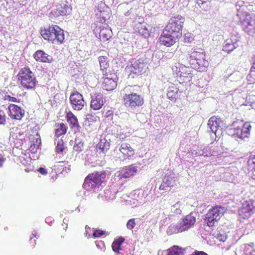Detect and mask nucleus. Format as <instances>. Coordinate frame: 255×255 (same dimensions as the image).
Wrapping results in <instances>:
<instances>
[{"label":"nucleus","instance_id":"09e8293b","mask_svg":"<svg viewBox=\"0 0 255 255\" xmlns=\"http://www.w3.org/2000/svg\"><path fill=\"white\" fill-rule=\"evenodd\" d=\"M5 100L9 101L15 102V103H19L20 102V100L17 99L15 97H11L9 95L5 96Z\"/></svg>","mask_w":255,"mask_h":255},{"label":"nucleus","instance_id":"b1692460","mask_svg":"<svg viewBox=\"0 0 255 255\" xmlns=\"http://www.w3.org/2000/svg\"><path fill=\"white\" fill-rule=\"evenodd\" d=\"M104 105L103 95L101 94L93 96L90 103V107L94 110H99Z\"/></svg>","mask_w":255,"mask_h":255},{"label":"nucleus","instance_id":"9d476101","mask_svg":"<svg viewBox=\"0 0 255 255\" xmlns=\"http://www.w3.org/2000/svg\"><path fill=\"white\" fill-rule=\"evenodd\" d=\"M255 213V202L253 199L244 201L238 210L239 217L241 220H246Z\"/></svg>","mask_w":255,"mask_h":255},{"label":"nucleus","instance_id":"6e6d98bb","mask_svg":"<svg viewBox=\"0 0 255 255\" xmlns=\"http://www.w3.org/2000/svg\"><path fill=\"white\" fill-rule=\"evenodd\" d=\"M131 8L130 10H128L125 13L124 15L126 16H129L131 13Z\"/></svg>","mask_w":255,"mask_h":255},{"label":"nucleus","instance_id":"c756f323","mask_svg":"<svg viewBox=\"0 0 255 255\" xmlns=\"http://www.w3.org/2000/svg\"><path fill=\"white\" fill-rule=\"evenodd\" d=\"M252 66L251 67L250 73L247 76V80L250 83H255V56L252 58Z\"/></svg>","mask_w":255,"mask_h":255},{"label":"nucleus","instance_id":"bf43d9fd","mask_svg":"<svg viewBox=\"0 0 255 255\" xmlns=\"http://www.w3.org/2000/svg\"><path fill=\"white\" fill-rule=\"evenodd\" d=\"M25 170L26 172H28V170L27 169H25Z\"/></svg>","mask_w":255,"mask_h":255},{"label":"nucleus","instance_id":"0eeeda50","mask_svg":"<svg viewBox=\"0 0 255 255\" xmlns=\"http://www.w3.org/2000/svg\"><path fill=\"white\" fill-rule=\"evenodd\" d=\"M226 212V208L221 206H215L208 210L206 215L205 222L207 225L213 227Z\"/></svg>","mask_w":255,"mask_h":255},{"label":"nucleus","instance_id":"6e6552de","mask_svg":"<svg viewBox=\"0 0 255 255\" xmlns=\"http://www.w3.org/2000/svg\"><path fill=\"white\" fill-rule=\"evenodd\" d=\"M146 64L143 60L139 59L133 60L125 68L126 72L129 76L133 78L141 75L145 71Z\"/></svg>","mask_w":255,"mask_h":255},{"label":"nucleus","instance_id":"dca6fc26","mask_svg":"<svg viewBox=\"0 0 255 255\" xmlns=\"http://www.w3.org/2000/svg\"><path fill=\"white\" fill-rule=\"evenodd\" d=\"M178 39V38L163 29L158 41L160 45L170 47L173 45Z\"/></svg>","mask_w":255,"mask_h":255},{"label":"nucleus","instance_id":"a211bd4d","mask_svg":"<svg viewBox=\"0 0 255 255\" xmlns=\"http://www.w3.org/2000/svg\"><path fill=\"white\" fill-rule=\"evenodd\" d=\"M116 77L114 73H109V76H104L102 87L104 90L111 91L114 90L117 86Z\"/></svg>","mask_w":255,"mask_h":255},{"label":"nucleus","instance_id":"c03bdc74","mask_svg":"<svg viewBox=\"0 0 255 255\" xmlns=\"http://www.w3.org/2000/svg\"><path fill=\"white\" fill-rule=\"evenodd\" d=\"M18 160H19L20 162L24 166H26L29 164V162L30 161V160L29 158H25L23 156H19Z\"/></svg>","mask_w":255,"mask_h":255},{"label":"nucleus","instance_id":"cd10ccee","mask_svg":"<svg viewBox=\"0 0 255 255\" xmlns=\"http://www.w3.org/2000/svg\"><path fill=\"white\" fill-rule=\"evenodd\" d=\"M112 30L108 27H103L99 32V37L101 41H107L111 37Z\"/></svg>","mask_w":255,"mask_h":255},{"label":"nucleus","instance_id":"4c0bfd02","mask_svg":"<svg viewBox=\"0 0 255 255\" xmlns=\"http://www.w3.org/2000/svg\"><path fill=\"white\" fill-rule=\"evenodd\" d=\"M64 149V142L62 139L58 141L57 146L56 147V151L59 153H62Z\"/></svg>","mask_w":255,"mask_h":255},{"label":"nucleus","instance_id":"72a5a7b5","mask_svg":"<svg viewBox=\"0 0 255 255\" xmlns=\"http://www.w3.org/2000/svg\"><path fill=\"white\" fill-rule=\"evenodd\" d=\"M84 147V142H82L79 139H75V144L73 146V149L75 151H76L78 152H80L83 150Z\"/></svg>","mask_w":255,"mask_h":255},{"label":"nucleus","instance_id":"052dcab7","mask_svg":"<svg viewBox=\"0 0 255 255\" xmlns=\"http://www.w3.org/2000/svg\"><path fill=\"white\" fill-rule=\"evenodd\" d=\"M87 227H88L87 226H86V229H87Z\"/></svg>","mask_w":255,"mask_h":255},{"label":"nucleus","instance_id":"423d86ee","mask_svg":"<svg viewBox=\"0 0 255 255\" xmlns=\"http://www.w3.org/2000/svg\"><path fill=\"white\" fill-rule=\"evenodd\" d=\"M184 21V17L180 15L172 16L169 19L164 29L179 39L182 35Z\"/></svg>","mask_w":255,"mask_h":255},{"label":"nucleus","instance_id":"13d9d810","mask_svg":"<svg viewBox=\"0 0 255 255\" xmlns=\"http://www.w3.org/2000/svg\"><path fill=\"white\" fill-rule=\"evenodd\" d=\"M86 237H87L88 238H89L90 237V235L88 232H86Z\"/></svg>","mask_w":255,"mask_h":255},{"label":"nucleus","instance_id":"6ab92c4d","mask_svg":"<svg viewBox=\"0 0 255 255\" xmlns=\"http://www.w3.org/2000/svg\"><path fill=\"white\" fill-rule=\"evenodd\" d=\"M8 109V116L12 120L20 121L24 116V110L16 105L9 104Z\"/></svg>","mask_w":255,"mask_h":255},{"label":"nucleus","instance_id":"603ef678","mask_svg":"<svg viewBox=\"0 0 255 255\" xmlns=\"http://www.w3.org/2000/svg\"><path fill=\"white\" fill-rule=\"evenodd\" d=\"M37 171L42 175H46L47 174V171L46 169L43 167H40Z\"/></svg>","mask_w":255,"mask_h":255},{"label":"nucleus","instance_id":"864d4df0","mask_svg":"<svg viewBox=\"0 0 255 255\" xmlns=\"http://www.w3.org/2000/svg\"><path fill=\"white\" fill-rule=\"evenodd\" d=\"M243 255H255V251L253 250L249 253H245Z\"/></svg>","mask_w":255,"mask_h":255},{"label":"nucleus","instance_id":"39448f33","mask_svg":"<svg viewBox=\"0 0 255 255\" xmlns=\"http://www.w3.org/2000/svg\"><path fill=\"white\" fill-rule=\"evenodd\" d=\"M107 173L105 171L94 172L85 179L83 187L87 190L99 188L105 181Z\"/></svg>","mask_w":255,"mask_h":255},{"label":"nucleus","instance_id":"5fc2aeb1","mask_svg":"<svg viewBox=\"0 0 255 255\" xmlns=\"http://www.w3.org/2000/svg\"><path fill=\"white\" fill-rule=\"evenodd\" d=\"M251 178L253 180H254L255 181V170L254 169V170L252 171V173L251 175Z\"/></svg>","mask_w":255,"mask_h":255},{"label":"nucleus","instance_id":"a19ab883","mask_svg":"<svg viewBox=\"0 0 255 255\" xmlns=\"http://www.w3.org/2000/svg\"><path fill=\"white\" fill-rule=\"evenodd\" d=\"M171 186V181L167 180L166 181L163 180V182L161 183L159 187V189L160 190H165L167 189L168 187Z\"/></svg>","mask_w":255,"mask_h":255},{"label":"nucleus","instance_id":"1a4fd4ad","mask_svg":"<svg viewBox=\"0 0 255 255\" xmlns=\"http://www.w3.org/2000/svg\"><path fill=\"white\" fill-rule=\"evenodd\" d=\"M115 157L121 161L129 160L135 154V150L128 143L121 144L118 149H115Z\"/></svg>","mask_w":255,"mask_h":255},{"label":"nucleus","instance_id":"4be33fe9","mask_svg":"<svg viewBox=\"0 0 255 255\" xmlns=\"http://www.w3.org/2000/svg\"><path fill=\"white\" fill-rule=\"evenodd\" d=\"M100 70L103 76H109L110 71L109 60L107 56H100L98 58Z\"/></svg>","mask_w":255,"mask_h":255},{"label":"nucleus","instance_id":"ddd939ff","mask_svg":"<svg viewBox=\"0 0 255 255\" xmlns=\"http://www.w3.org/2000/svg\"><path fill=\"white\" fill-rule=\"evenodd\" d=\"M71 11V7L66 0L61 1L53 9L50 13L51 18H55L60 16L69 14Z\"/></svg>","mask_w":255,"mask_h":255},{"label":"nucleus","instance_id":"4468645a","mask_svg":"<svg viewBox=\"0 0 255 255\" xmlns=\"http://www.w3.org/2000/svg\"><path fill=\"white\" fill-rule=\"evenodd\" d=\"M172 70L179 77L180 83H187L192 80L193 76L189 67L181 65L179 68V70L176 66L173 67Z\"/></svg>","mask_w":255,"mask_h":255},{"label":"nucleus","instance_id":"bb28decb","mask_svg":"<svg viewBox=\"0 0 255 255\" xmlns=\"http://www.w3.org/2000/svg\"><path fill=\"white\" fill-rule=\"evenodd\" d=\"M67 121L71 128H78L79 127L77 117L71 112H69L66 114Z\"/></svg>","mask_w":255,"mask_h":255},{"label":"nucleus","instance_id":"8fccbe9b","mask_svg":"<svg viewBox=\"0 0 255 255\" xmlns=\"http://www.w3.org/2000/svg\"><path fill=\"white\" fill-rule=\"evenodd\" d=\"M7 2L3 0H0V11H3L6 10Z\"/></svg>","mask_w":255,"mask_h":255},{"label":"nucleus","instance_id":"79ce46f5","mask_svg":"<svg viewBox=\"0 0 255 255\" xmlns=\"http://www.w3.org/2000/svg\"><path fill=\"white\" fill-rule=\"evenodd\" d=\"M105 234V232L104 231L101 230H95L93 234V237L95 238H99L104 236Z\"/></svg>","mask_w":255,"mask_h":255},{"label":"nucleus","instance_id":"aec40b11","mask_svg":"<svg viewBox=\"0 0 255 255\" xmlns=\"http://www.w3.org/2000/svg\"><path fill=\"white\" fill-rule=\"evenodd\" d=\"M191 57L196 60L197 64L199 66L200 71L203 70L208 66V62L205 59V54L203 52L193 51L191 53Z\"/></svg>","mask_w":255,"mask_h":255},{"label":"nucleus","instance_id":"58836bf2","mask_svg":"<svg viewBox=\"0 0 255 255\" xmlns=\"http://www.w3.org/2000/svg\"><path fill=\"white\" fill-rule=\"evenodd\" d=\"M180 252L177 247H173L168 250V255H180Z\"/></svg>","mask_w":255,"mask_h":255},{"label":"nucleus","instance_id":"37998d69","mask_svg":"<svg viewBox=\"0 0 255 255\" xmlns=\"http://www.w3.org/2000/svg\"><path fill=\"white\" fill-rule=\"evenodd\" d=\"M6 116L4 113L0 109V125H4L6 124Z\"/></svg>","mask_w":255,"mask_h":255},{"label":"nucleus","instance_id":"a878e982","mask_svg":"<svg viewBox=\"0 0 255 255\" xmlns=\"http://www.w3.org/2000/svg\"><path fill=\"white\" fill-rule=\"evenodd\" d=\"M221 122L220 118L216 116L211 117L208 122V126L211 129V130L216 133L217 128L219 127L220 123Z\"/></svg>","mask_w":255,"mask_h":255},{"label":"nucleus","instance_id":"f3484780","mask_svg":"<svg viewBox=\"0 0 255 255\" xmlns=\"http://www.w3.org/2000/svg\"><path fill=\"white\" fill-rule=\"evenodd\" d=\"M124 241L125 238L122 237L114 241L112 247L113 251L116 253V255H130V249L121 247Z\"/></svg>","mask_w":255,"mask_h":255},{"label":"nucleus","instance_id":"7c9ffc66","mask_svg":"<svg viewBox=\"0 0 255 255\" xmlns=\"http://www.w3.org/2000/svg\"><path fill=\"white\" fill-rule=\"evenodd\" d=\"M197 3L204 11H208L210 9L211 1L209 0H196Z\"/></svg>","mask_w":255,"mask_h":255},{"label":"nucleus","instance_id":"5701e85b","mask_svg":"<svg viewBox=\"0 0 255 255\" xmlns=\"http://www.w3.org/2000/svg\"><path fill=\"white\" fill-rule=\"evenodd\" d=\"M33 57L36 61L43 63H51L53 61L52 57L43 50H37L33 54Z\"/></svg>","mask_w":255,"mask_h":255},{"label":"nucleus","instance_id":"e433bc0d","mask_svg":"<svg viewBox=\"0 0 255 255\" xmlns=\"http://www.w3.org/2000/svg\"><path fill=\"white\" fill-rule=\"evenodd\" d=\"M215 151L212 148L211 146H207L203 149V155L204 156L210 157L214 155Z\"/></svg>","mask_w":255,"mask_h":255},{"label":"nucleus","instance_id":"473e14b6","mask_svg":"<svg viewBox=\"0 0 255 255\" xmlns=\"http://www.w3.org/2000/svg\"><path fill=\"white\" fill-rule=\"evenodd\" d=\"M67 131V128L65 125L62 123L58 125L55 129V136L59 137L65 134Z\"/></svg>","mask_w":255,"mask_h":255},{"label":"nucleus","instance_id":"c9c22d12","mask_svg":"<svg viewBox=\"0 0 255 255\" xmlns=\"http://www.w3.org/2000/svg\"><path fill=\"white\" fill-rule=\"evenodd\" d=\"M111 14V10L107 8V10H104L100 11V16L102 18L104 22L110 19Z\"/></svg>","mask_w":255,"mask_h":255},{"label":"nucleus","instance_id":"412c9836","mask_svg":"<svg viewBox=\"0 0 255 255\" xmlns=\"http://www.w3.org/2000/svg\"><path fill=\"white\" fill-rule=\"evenodd\" d=\"M137 171V167L132 164L123 167L119 171L118 177L120 178H129L135 175Z\"/></svg>","mask_w":255,"mask_h":255},{"label":"nucleus","instance_id":"49530a36","mask_svg":"<svg viewBox=\"0 0 255 255\" xmlns=\"http://www.w3.org/2000/svg\"><path fill=\"white\" fill-rule=\"evenodd\" d=\"M114 115V112L112 110V108H110L105 113L104 117L106 118L112 119Z\"/></svg>","mask_w":255,"mask_h":255},{"label":"nucleus","instance_id":"f257e3e1","mask_svg":"<svg viewBox=\"0 0 255 255\" xmlns=\"http://www.w3.org/2000/svg\"><path fill=\"white\" fill-rule=\"evenodd\" d=\"M40 33L44 39L52 44L60 45L65 40L64 30L57 25L52 24L41 28Z\"/></svg>","mask_w":255,"mask_h":255},{"label":"nucleus","instance_id":"ea45409f","mask_svg":"<svg viewBox=\"0 0 255 255\" xmlns=\"http://www.w3.org/2000/svg\"><path fill=\"white\" fill-rule=\"evenodd\" d=\"M31 136H30V139H32ZM32 138L33 139H35V141L33 143V145H32V144L31 145L30 148H32V149H34V148H35L37 149L39 147V145L41 143V139L39 137L34 138L33 136H32Z\"/></svg>","mask_w":255,"mask_h":255},{"label":"nucleus","instance_id":"f03ea898","mask_svg":"<svg viewBox=\"0 0 255 255\" xmlns=\"http://www.w3.org/2000/svg\"><path fill=\"white\" fill-rule=\"evenodd\" d=\"M246 5L240 6L237 10V16L244 31L249 35L255 33V14H251Z\"/></svg>","mask_w":255,"mask_h":255},{"label":"nucleus","instance_id":"2f4dec72","mask_svg":"<svg viewBox=\"0 0 255 255\" xmlns=\"http://www.w3.org/2000/svg\"><path fill=\"white\" fill-rule=\"evenodd\" d=\"M177 94V88L174 84H172L169 87L167 93V96L170 100L176 99V96Z\"/></svg>","mask_w":255,"mask_h":255},{"label":"nucleus","instance_id":"4d7b16f0","mask_svg":"<svg viewBox=\"0 0 255 255\" xmlns=\"http://www.w3.org/2000/svg\"><path fill=\"white\" fill-rule=\"evenodd\" d=\"M30 241L31 242H32V238H31L30 239ZM33 244L32 246L34 247L35 246V244H36V241H35V240H33Z\"/></svg>","mask_w":255,"mask_h":255},{"label":"nucleus","instance_id":"a18cd8bd","mask_svg":"<svg viewBox=\"0 0 255 255\" xmlns=\"http://www.w3.org/2000/svg\"><path fill=\"white\" fill-rule=\"evenodd\" d=\"M135 226V219H131L129 220L127 224V227L129 230H132Z\"/></svg>","mask_w":255,"mask_h":255},{"label":"nucleus","instance_id":"c85d7f7f","mask_svg":"<svg viewBox=\"0 0 255 255\" xmlns=\"http://www.w3.org/2000/svg\"><path fill=\"white\" fill-rule=\"evenodd\" d=\"M97 147L100 150V152L105 154L110 149V143L106 138H103L98 143Z\"/></svg>","mask_w":255,"mask_h":255},{"label":"nucleus","instance_id":"de8ad7c7","mask_svg":"<svg viewBox=\"0 0 255 255\" xmlns=\"http://www.w3.org/2000/svg\"><path fill=\"white\" fill-rule=\"evenodd\" d=\"M248 163L250 167L252 168L253 169L255 170V155L253 157L250 158L249 159Z\"/></svg>","mask_w":255,"mask_h":255},{"label":"nucleus","instance_id":"7ed1b4c3","mask_svg":"<svg viewBox=\"0 0 255 255\" xmlns=\"http://www.w3.org/2000/svg\"><path fill=\"white\" fill-rule=\"evenodd\" d=\"M131 86H128L125 88L127 92L123 96V102L125 106L131 110H135L143 106L144 101L143 97L136 93L131 91Z\"/></svg>","mask_w":255,"mask_h":255},{"label":"nucleus","instance_id":"20e7f679","mask_svg":"<svg viewBox=\"0 0 255 255\" xmlns=\"http://www.w3.org/2000/svg\"><path fill=\"white\" fill-rule=\"evenodd\" d=\"M17 78L22 87L28 90L34 88L37 83L34 73L28 67L20 69Z\"/></svg>","mask_w":255,"mask_h":255},{"label":"nucleus","instance_id":"2eb2a0df","mask_svg":"<svg viewBox=\"0 0 255 255\" xmlns=\"http://www.w3.org/2000/svg\"><path fill=\"white\" fill-rule=\"evenodd\" d=\"M69 100L71 107L75 111L82 110L86 103L83 95L77 91L73 92L70 95Z\"/></svg>","mask_w":255,"mask_h":255},{"label":"nucleus","instance_id":"393cba45","mask_svg":"<svg viewBox=\"0 0 255 255\" xmlns=\"http://www.w3.org/2000/svg\"><path fill=\"white\" fill-rule=\"evenodd\" d=\"M10 138L14 143V145L18 148L22 145L25 138V135L23 133H21L20 132L12 133L10 135Z\"/></svg>","mask_w":255,"mask_h":255},{"label":"nucleus","instance_id":"3c124183","mask_svg":"<svg viewBox=\"0 0 255 255\" xmlns=\"http://www.w3.org/2000/svg\"><path fill=\"white\" fill-rule=\"evenodd\" d=\"M6 161V158L0 154V168L3 166L4 163Z\"/></svg>","mask_w":255,"mask_h":255},{"label":"nucleus","instance_id":"9b49d317","mask_svg":"<svg viewBox=\"0 0 255 255\" xmlns=\"http://www.w3.org/2000/svg\"><path fill=\"white\" fill-rule=\"evenodd\" d=\"M196 221V217L193 215V213L184 216L181 220L175 225V232L181 233L190 229L195 224Z\"/></svg>","mask_w":255,"mask_h":255},{"label":"nucleus","instance_id":"f8f14e48","mask_svg":"<svg viewBox=\"0 0 255 255\" xmlns=\"http://www.w3.org/2000/svg\"><path fill=\"white\" fill-rule=\"evenodd\" d=\"M237 122H234L233 124V135L237 138H243L249 135L251 129V126L249 123H246L242 125L240 123V125H237Z\"/></svg>","mask_w":255,"mask_h":255},{"label":"nucleus","instance_id":"f704fd0d","mask_svg":"<svg viewBox=\"0 0 255 255\" xmlns=\"http://www.w3.org/2000/svg\"><path fill=\"white\" fill-rule=\"evenodd\" d=\"M235 47L234 44L231 41L229 42L228 41H226L223 45V50L229 53L234 50Z\"/></svg>","mask_w":255,"mask_h":255}]
</instances>
